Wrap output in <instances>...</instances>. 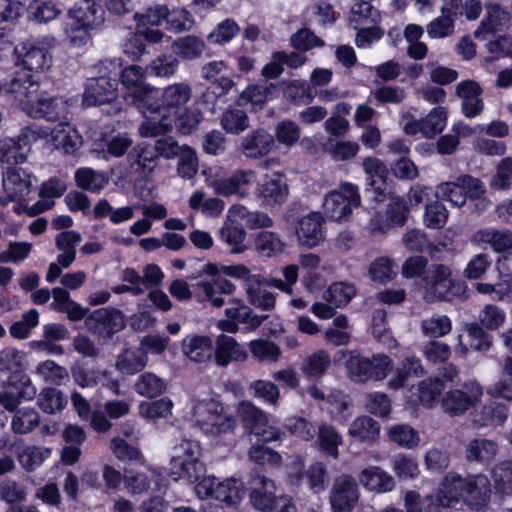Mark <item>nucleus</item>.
<instances>
[{
	"instance_id": "f257e3e1",
	"label": "nucleus",
	"mask_w": 512,
	"mask_h": 512,
	"mask_svg": "<svg viewBox=\"0 0 512 512\" xmlns=\"http://www.w3.org/2000/svg\"><path fill=\"white\" fill-rule=\"evenodd\" d=\"M490 492V481L483 474L462 478L455 473H448L438 491L426 497V512H442L443 509L458 504L461 499L471 506L483 505Z\"/></svg>"
},
{
	"instance_id": "f03ea898",
	"label": "nucleus",
	"mask_w": 512,
	"mask_h": 512,
	"mask_svg": "<svg viewBox=\"0 0 512 512\" xmlns=\"http://www.w3.org/2000/svg\"><path fill=\"white\" fill-rule=\"evenodd\" d=\"M192 97V88L188 83L178 82L166 86L161 94V103L149 100L140 106L145 121L138 127L141 137L153 138L172 129L171 113H178Z\"/></svg>"
},
{
	"instance_id": "7ed1b4c3",
	"label": "nucleus",
	"mask_w": 512,
	"mask_h": 512,
	"mask_svg": "<svg viewBox=\"0 0 512 512\" xmlns=\"http://www.w3.org/2000/svg\"><path fill=\"white\" fill-rule=\"evenodd\" d=\"M201 274L216 276L224 274L244 282L243 288L248 303L262 311H272L276 306L275 295L264 289L265 278L260 274H252L251 270L244 264L219 265L207 263L203 266Z\"/></svg>"
},
{
	"instance_id": "20e7f679",
	"label": "nucleus",
	"mask_w": 512,
	"mask_h": 512,
	"mask_svg": "<svg viewBox=\"0 0 512 512\" xmlns=\"http://www.w3.org/2000/svg\"><path fill=\"white\" fill-rule=\"evenodd\" d=\"M190 410L194 425L206 435L215 437L228 434L236 427L235 418L212 397L193 396Z\"/></svg>"
},
{
	"instance_id": "39448f33",
	"label": "nucleus",
	"mask_w": 512,
	"mask_h": 512,
	"mask_svg": "<svg viewBox=\"0 0 512 512\" xmlns=\"http://www.w3.org/2000/svg\"><path fill=\"white\" fill-rule=\"evenodd\" d=\"M122 66L119 58L105 59L97 65L98 77L87 81L82 97L86 107L109 103L116 99L118 94L117 79Z\"/></svg>"
},
{
	"instance_id": "423d86ee",
	"label": "nucleus",
	"mask_w": 512,
	"mask_h": 512,
	"mask_svg": "<svg viewBox=\"0 0 512 512\" xmlns=\"http://www.w3.org/2000/svg\"><path fill=\"white\" fill-rule=\"evenodd\" d=\"M422 289L423 299L433 303L451 300L462 292L464 285L453 278L450 267L433 263L422 277Z\"/></svg>"
},
{
	"instance_id": "0eeeda50",
	"label": "nucleus",
	"mask_w": 512,
	"mask_h": 512,
	"mask_svg": "<svg viewBox=\"0 0 512 512\" xmlns=\"http://www.w3.org/2000/svg\"><path fill=\"white\" fill-rule=\"evenodd\" d=\"M200 455V445L196 441L182 440L176 445L170 461V475L173 479L189 483L197 481L205 471Z\"/></svg>"
},
{
	"instance_id": "6e6552de",
	"label": "nucleus",
	"mask_w": 512,
	"mask_h": 512,
	"mask_svg": "<svg viewBox=\"0 0 512 512\" xmlns=\"http://www.w3.org/2000/svg\"><path fill=\"white\" fill-rule=\"evenodd\" d=\"M54 46L55 39L51 36L27 40L14 48V62L29 71L44 72L52 65L51 50Z\"/></svg>"
},
{
	"instance_id": "1a4fd4ad",
	"label": "nucleus",
	"mask_w": 512,
	"mask_h": 512,
	"mask_svg": "<svg viewBox=\"0 0 512 512\" xmlns=\"http://www.w3.org/2000/svg\"><path fill=\"white\" fill-rule=\"evenodd\" d=\"M275 482L265 476L252 480L249 500L252 506L262 512H296V506L290 496H276Z\"/></svg>"
},
{
	"instance_id": "9d476101",
	"label": "nucleus",
	"mask_w": 512,
	"mask_h": 512,
	"mask_svg": "<svg viewBox=\"0 0 512 512\" xmlns=\"http://www.w3.org/2000/svg\"><path fill=\"white\" fill-rule=\"evenodd\" d=\"M360 203L358 186L350 182H343L337 189L325 195L322 208L328 219L343 221L349 218Z\"/></svg>"
},
{
	"instance_id": "9b49d317",
	"label": "nucleus",
	"mask_w": 512,
	"mask_h": 512,
	"mask_svg": "<svg viewBox=\"0 0 512 512\" xmlns=\"http://www.w3.org/2000/svg\"><path fill=\"white\" fill-rule=\"evenodd\" d=\"M195 492L200 499L213 498L227 506L239 504L245 495L242 482L234 478L221 481L214 476L203 478L195 486Z\"/></svg>"
},
{
	"instance_id": "f8f14e48",
	"label": "nucleus",
	"mask_w": 512,
	"mask_h": 512,
	"mask_svg": "<svg viewBox=\"0 0 512 512\" xmlns=\"http://www.w3.org/2000/svg\"><path fill=\"white\" fill-rule=\"evenodd\" d=\"M360 497V491L355 478L342 474L333 480L329 492V502L332 512H352Z\"/></svg>"
},
{
	"instance_id": "ddd939ff",
	"label": "nucleus",
	"mask_w": 512,
	"mask_h": 512,
	"mask_svg": "<svg viewBox=\"0 0 512 512\" xmlns=\"http://www.w3.org/2000/svg\"><path fill=\"white\" fill-rule=\"evenodd\" d=\"M4 191L12 201H23L31 193L37 179L35 175L24 168L8 167L2 173Z\"/></svg>"
},
{
	"instance_id": "4468645a",
	"label": "nucleus",
	"mask_w": 512,
	"mask_h": 512,
	"mask_svg": "<svg viewBox=\"0 0 512 512\" xmlns=\"http://www.w3.org/2000/svg\"><path fill=\"white\" fill-rule=\"evenodd\" d=\"M145 73L146 69L138 65H130L119 72L121 83L127 90V98L139 110L140 106L148 104L150 99L147 97L152 91V87L145 83Z\"/></svg>"
},
{
	"instance_id": "2eb2a0df",
	"label": "nucleus",
	"mask_w": 512,
	"mask_h": 512,
	"mask_svg": "<svg viewBox=\"0 0 512 512\" xmlns=\"http://www.w3.org/2000/svg\"><path fill=\"white\" fill-rule=\"evenodd\" d=\"M154 154L155 151L149 144L141 143L134 146L126 158L125 177L139 180L150 175L158 164Z\"/></svg>"
},
{
	"instance_id": "dca6fc26",
	"label": "nucleus",
	"mask_w": 512,
	"mask_h": 512,
	"mask_svg": "<svg viewBox=\"0 0 512 512\" xmlns=\"http://www.w3.org/2000/svg\"><path fill=\"white\" fill-rule=\"evenodd\" d=\"M467 392L456 389L449 391L442 399V408L450 415H460L473 406L483 395L482 387L477 382H469L464 386Z\"/></svg>"
},
{
	"instance_id": "f3484780",
	"label": "nucleus",
	"mask_w": 512,
	"mask_h": 512,
	"mask_svg": "<svg viewBox=\"0 0 512 512\" xmlns=\"http://www.w3.org/2000/svg\"><path fill=\"white\" fill-rule=\"evenodd\" d=\"M482 93V87L475 80H463L456 85L455 94L461 100V111L465 117L475 118L483 112Z\"/></svg>"
},
{
	"instance_id": "a211bd4d",
	"label": "nucleus",
	"mask_w": 512,
	"mask_h": 512,
	"mask_svg": "<svg viewBox=\"0 0 512 512\" xmlns=\"http://www.w3.org/2000/svg\"><path fill=\"white\" fill-rule=\"evenodd\" d=\"M275 145L274 136L263 128L252 130L240 142L239 150L248 159L258 160L267 156Z\"/></svg>"
},
{
	"instance_id": "6ab92c4d",
	"label": "nucleus",
	"mask_w": 512,
	"mask_h": 512,
	"mask_svg": "<svg viewBox=\"0 0 512 512\" xmlns=\"http://www.w3.org/2000/svg\"><path fill=\"white\" fill-rule=\"evenodd\" d=\"M324 218L320 212H311L301 217L296 226L299 243L308 248H314L324 241Z\"/></svg>"
},
{
	"instance_id": "aec40b11",
	"label": "nucleus",
	"mask_w": 512,
	"mask_h": 512,
	"mask_svg": "<svg viewBox=\"0 0 512 512\" xmlns=\"http://www.w3.org/2000/svg\"><path fill=\"white\" fill-rule=\"evenodd\" d=\"M8 92L14 95L16 101L19 102L22 110L27 114L29 108L32 107L36 99L39 98V83L33 77L26 73H17L8 85Z\"/></svg>"
},
{
	"instance_id": "412c9836",
	"label": "nucleus",
	"mask_w": 512,
	"mask_h": 512,
	"mask_svg": "<svg viewBox=\"0 0 512 512\" xmlns=\"http://www.w3.org/2000/svg\"><path fill=\"white\" fill-rule=\"evenodd\" d=\"M219 276L220 274L212 276L213 279L210 281H199L195 286L199 299L215 308L224 306L225 300L222 294L232 295L236 291V286L230 280Z\"/></svg>"
},
{
	"instance_id": "4be33fe9",
	"label": "nucleus",
	"mask_w": 512,
	"mask_h": 512,
	"mask_svg": "<svg viewBox=\"0 0 512 512\" xmlns=\"http://www.w3.org/2000/svg\"><path fill=\"white\" fill-rule=\"evenodd\" d=\"M123 483L128 493L144 494L160 489L161 474L155 469H149L147 472L129 469L124 472Z\"/></svg>"
},
{
	"instance_id": "5701e85b",
	"label": "nucleus",
	"mask_w": 512,
	"mask_h": 512,
	"mask_svg": "<svg viewBox=\"0 0 512 512\" xmlns=\"http://www.w3.org/2000/svg\"><path fill=\"white\" fill-rule=\"evenodd\" d=\"M69 114L68 103L62 98H47L41 93L27 115L33 118H45L47 121L66 120Z\"/></svg>"
},
{
	"instance_id": "b1692460",
	"label": "nucleus",
	"mask_w": 512,
	"mask_h": 512,
	"mask_svg": "<svg viewBox=\"0 0 512 512\" xmlns=\"http://www.w3.org/2000/svg\"><path fill=\"white\" fill-rule=\"evenodd\" d=\"M215 361L219 366H227L231 362H244L248 359V352L243 345L232 336L221 334L217 337L214 349Z\"/></svg>"
},
{
	"instance_id": "393cba45",
	"label": "nucleus",
	"mask_w": 512,
	"mask_h": 512,
	"mask_svg": "<svg viewBox=\"0 0 512 512\" xmlns=\"http://www.w3.org/2000/svg\"><path fill=\"white\" fill-rule=\"evenodd\" d=\"M287 192L285 178L279 173L265 175L257 188L258 197L267 205L282 203Z\"/></svg>"
},
{
	"instance_id": "a878e982",
	"label": "nucleus",
	"mask_w": 512,
	"mask_h": 512,
	"mask_svg": "<svg viewBox=\"0 0 512 512\" xmlns=\"http://www.w3.org/2000/svg\"><path fill=\"white\" fill-rule=\"evenodd\" d=\"M181 350L186 358L195 363H204L211 359L214 351L210 337L196 334L183 338Z\"/></svg>"
},
{
	"instance_id": "bb28decb",
	"label": "nucleus",
	"mask_w": 512,
	"mask_h": 512,
	"mask_svg": "<svg viewBox=\"0 0 512 512\" xmlns=\"http://www.w3.org/2000/svg\"><path fill=\"white\" fill-rule=\"evenodd\" d=\"M360 484L368 491L374 493H387L394 489V478L378 466H370L359 473Z\"/></svg>"
},
{
	"instance_id": "cd10ccee",
	"label": "nucleus",
	"mask_w": 512,
	"mask_h": 512,
	"mask_svg": "<svg viewBox=\"0 0 512 512\" xmlns=\"http://www.w3.org/2000/svg\"><path fill=\"white\" fill-rule=\"evenodd\" d=\"M51 139L55 148L65 153H73L82 145L81 135L67 119L58 121L51 130Z\"/></svg>"
},
{
	"instance_id": "c85d7f7f",
	"label": "nucleus",
	"mask_w": 512,
	"mask_h": 512,
	"mask_svg": "<svg viewBox=\"0 0 512 512\" xmlns=\"http://www.w3.org/2000/svg\"><path fill=\"white\" fill-rule=\"evenodd\" d=\"M29 147L22 136L0 140V165H19L27 161Z\"/></svg>"
},
{
	"instance_id": "c756f323",
	"label": "nucleus",
	"mask_w": 512,
	"mask_h": 512,
	"mask_svg": "<svg viewBox=\"0 0 512 512\" xmlns=\"http://www.w3.org/2000/svg\"><path fill=\"white\" fill-rule=\"evenodd\" d=\"M471 242L479 247L489 245L495 252L512 248V232L506 229L484 228L476 231Z\"/></svg>"
},
{
	"instance_id": "7c9ffc66",
	"label": "nucleus",
	"mask_w": 512,
	"mask_h": 512,
	"mask_svg": "<svg viewBox=\"0 0 512 512\" xmlns=\"http://www.w3.org/2000/svg\"><path fill=\"white\" fill-rule=\"evenodd\" d=\"M69 16L76 24L86 29H95L104 21L101 7L91 0H83L69 11Z\"/></svg>"
},
{
	"instance_id": "2f4dec72",
	"label": "nucleus",
	"mask_w": 512,
	"mask_h": 512,
	"mask_svg": "<svg viewBox=\"0 0 512 512\" xmlns=\"http://www.w3.org/2000/svg\"><path fill=\"white\" fill-rule=\"evenodd\" d=\"M52 454L49 447L42 445H26L17 452V460L23 470L30 473L43 465Z\"/></svg>"
},
{
	"instance_id": "473e14b6",
	"label": "nucleus",
	"mask_w": 512,
	"mask_h": 512,
	"mask_svg": "<svg viewBox=\"0 0 512 512\" xmlns=\"http://www.w3.org/2000/svg\"><path fill=\"white\" fill-rule=\"evenodd\" d=\"M147 362L148 356L145 348H126L118 355L116 368L122 373L133 375L141 371Z\"/></svg>"
},
{
	"instance_id": "72a5a7b5",
	"label": "nucleus",
	"mask_w": 512,
	"mask_h": 512,
	"mask_svg": "<svg viewBox=\"0 0 512 512\" xmlns=\"http://www.w3.org/2000/svg\"><path fill=\"white\" fill-rule=\"evenodd\" d=\"M236 412L244 426L252 434H256L261 427L266 425V422H269L267 413L250 401L240 402L237 405Z\"/></svg>"
},
{
	"instance_id": "f704fd0d",
	"label": "nucleus",
	"mask_w": 512,
	"mask_h": 512,
	"mask_svg": "<svg viewBox=\"0 0 512 512\" xmlns=\"http://www.w3.org/2000/svg\"><path fill=\"white\" fill-rule=\"evenodd\" d=\"M426 373L421 360L415 356L406 357L396 369L395 375L388 382L392 389L403 387L410 377H422Z\"/></svg>"
},
{
	"instance_id": "c9c22d12",
	"label": "nucleus",
	"mask_w": 512,
	"mask_h": 512,
	"mask_svg": "<svg viewBox=\"0 0 512 512\" xmlns=\"http://www.w3.org/2000/svg\"><path fill=\"white\" fill-rule=\"evenodd\" d=\"M173 401L163 397L156 401H141L138 405V414L147 421L156 422L159 419H167L173 414Z\"/></svg>"
},
{
	"instance_id": "e433bc0d",
	"label": "nucleus",
	"mask_w": 512,
	"mask_h": 512,
	"mask_svg": "<svg viewBox=\"0 0 512 512\" xmlns=\"http://www.w3.org/2000/svg\"><path fill=\"white\" fill-rule=\"evenodd\" d=\"M134 389L141 397L153 399L166 391L167 383L163 378L152 372H144L137 377Z\"/></svg>"
},
{
	"instance_id": "4c0bfd02",
	"label": "nucleus",
	"mask_w": 512,
	"mask_h": 512,
	"mask_svg": "<svg viewBox=\"0 0 512 512\" xmlns=\"http://www.w3.org/2000/svg\"><path fill=\"white\" fill-rule=\"evenodd\" d=\"M254 247L259 255L270 258L284 250L285 242L278 233L263 230L255 235Z\"/></svg>"
},
{
	"instance_id": "58836bf2",
	"label": "nucleus",
	"mask_w": 512,
	"mask_h": 512,
	"mask_svg": "<svg viewBox=\"0 0 512 512\" xmlns=\"http://www.w3.org/2000/svg\"><path fill=\"white\" fill-rule=\"evenodd\" d=\"M171 47L178 57L185 60L200 58L207 48L204 40L194 35L177 38Z\"/></svg>"
},
{
	"instance_id": "ea45409f",
	"label": "nucleus",
	"mask_w": 512,
	"mask_h": 512,
	"mask_svg": "<svg viewBox=\"0 0 512 512\" xmlns=\"http://www.w3.org/2000/svg\"><path fill=\"white\" fill-rule=\"evenodd\" d=\"M76 185L84 190L98 193L109 183L108 176L101 171L89 167L79 168L75 171Z\"/></svg>"
},
{
	"instance_id": "a19ab883",
	"label": "nucleus",
	"mask_w": 512,
	"mask_h": 512,
	"mask_svg": "<svg viewBox=\"0 0 512 512\" xmlns=\"http://www.w3.org/2000/svg\"><path fill=\"white\" fill-rule=\"evenodd\" d=\"M317 434L319 450L337 459L339 457V446L343 443L342 435L333 426L327 423L319 425Z\"/></svg>"
},
{
	"instance_id": "79ce46f5",
	"label": "nucleus",
	"mask_w": 512,
	"mask_h": 512,
	"mask_svg": "<svg viewBox=\"0 0 512 512\" xmlns=\"http://www.w3.org/2000/svg\"><path fill=\"white\" fill-rule=\"evenodd\" d=\"M348 435L362 442H374L379 438L380 425L369 416H361L352 421Z\"/></svg>"
},
{
	"instance_id": "37998d69",
	"label": "nucleus",
	"mask_w": 512,
	"mask_h": 512,
	"mask_svg": "<svg viewBox=\"0 0 512 512\" xmlns=\"http://www.w3.org/2000/svg\"><path fill=\"white\" fill-rule=\"evenodd\" d=\"M227 217H235L245 222L249 229L270 228L273 220L264 212L249 211L243 205H232L228 210Z\"/></svg>"
},
{
	"instance_id": "c03bdc74",
	"label": "nucleus",
	"mask_w": 512,
	"mask_h": 512,
	"mask_svg": "<svg viewBox=\"0 0 512 512\" xmlns=\"http://www.w3.org/2000/svg\"><path fill=\"white\" fill-rule=\"evenodd\" d=\"M330 366V355L324 350H318L304 358L300 369L307 378L318 379L327 372Z\"/></svg>"
},
{
	"instance_id": "a18cd8bd",
	"label": "nucleus",
	"mask_w": 512,
	"mask_h": 512,
	"mask_svg": "<svg viewBox=\"0 0 512 512\" xmlns=\"http://www.w3.org/2000/svg\"><path fill=\"white\" fill-rule=\"evenodd\" d=\"M40 425V414L31 407L18 409L11 420V430L18 435H26Z\"/></svg>"
},
{
	"instance_id": "49530a36",
	"label": "nucleus",
	"mask_w": 512,
	"mask_h": 512,
	"mask_svg": "<svg viewBox=\"0 0 512 512\" xmlns=\"http://www.w3.org/2000/svg\"><path fill=\"white\" fill-rule=\"evenodd\" d=\"M91 319L101 325V331L113 334L125 327V318L121 311L114 308H101L91 316Z\"/></svg>"
},
{
	"instance_id": "de8ad7c7",
	"label": "nucleus",
	"mask_w": 512,
	"mask_h": 512,
	"mask_svg": "<svg viewBox=\"0 0 512 512\" xmlns=\"http://www.w3.org/2000/svg\"><path fill=\"white\" fill-rule=\"evenodd\" d=\"M351 331L348 318L345 315H339L333 319L331 327L324 331L323 337L329 344L343 346L350 342Z\"/></svg>"
},
{
	"instance_id": "09e8293b",
	"label": "nucleus",
	"mask_w": 512,
	"mask_h": 512,
	"mask_svg": "<svg viewBox=\"0 0 512 512\" xmlns=\"http://www.w3.org/2000/svg\"><path fill=\"white\" fill-rule=\"evenodd\" d=\"M230 218L228 217L220 228V239L231 247L232 253L240 254L246 250L244 244L246 232L241 226L235 225Z\"/></svg>"
},
{
	"instance_id": "8fccbe9b",
	"label": "nucleus",
	"mask_w": 512,
	"mask_h": 512,
	"mask_svg": "<svg viewBox=\"0 0 512 512\" xmlns=\"http://www.w3.org/2000/svg\"><path fill=\"white\" fill-rule=\"evenodd\" d=\"M380 18L379 12L368 1H356L352 6L348 23L353 29L376 23Z\"/></svg>"
},
{
	"instance_id": "3c124183",
	"label": "nucleus",
	"mask_w": 512,
	"mask_h": 512,
	"mask_svg": "<svg viewBox=\"0 0 512 512\" xmlns=\"http://www.w3.org/2000/svg\"><path fill=\"white\" fill-rule=\"evenodd\" d=\"M189 206L193 210H200L207 217H219L225 208V202L216 197L205 198L203 191H195L189 198Z\"/></svg>"
},
{
	"instance_id": "603ef678",
	"label": "nucleus",
	"mask_w": 512,
	"mask_h": 512,
	"mask_svg": "<svg viewBox=\"0 0 512 512\" xmlns=\"http://www.w3.org/2000/svg\"><path fill=\"white\" fill-rule=\"evenodd\" d=\"M445 386L440 377L428 378L414 387L418 402L425 407H432Z\"/></svg>"
},
{
	"instance_id": "864d4df0",
	"label": "nucleus",
	"mask_w": 512,
	"mask_h": 512,
	"mask_svg": "<svg viewBox=\"0 0 512 512\" xmlns=\"http://www.w3.org/2000/svg\"><path fill=\"white\" fill-rule=\"evenodd\" d=\"M37 404L44 413L55 414L65 408L67 399L60 390L45 387L38 395Z\"/></svg>"
},
{
	"instance_id": "5fc2aeb1",
	"label": "nucleus",
	"mask_w": 512,
	"mask_h": 512,
	"mask_svg": "<svg viewBox=\"0 0 512 512\" xmlns=\"http://www.w3.org/2000/svg\"><path fill=\"white\" fill-rule=\"evenodd\" d=\"M34 374L44 382L55 385L62 384L69 377L68 370L64 366L50 359L39 362L34 369Z\"/></svg>"
},
{
	"instance_id": "6e6d98bb",
	"label": "nucleus",
	"mask_w": 512,
	"mask_h": 512,
	"mask_svg": "<svg viewBox=\"0 0 512 512\" xmlns=\"http://www.w3.org/2000/svg\"><path fill=\"white\" fill-rule=\"evenodd\" d=\"M434 194L437 199L448 201L453 206L463 207L465 205V196L460 176L455 181H446L438 184Z\"/></svg>"
},
{
	"instance_id": "4d7b16f0",
	"label": "nucleus",
	"mask_w": 512,
	"mask_h": 512,
	"mask_svg": "<svg viewBox=\"0 0 512 512\" xmlns=\"http://www.w3.org/2000/svg\"><path fill=\"white\" fill-rule=\"evenodd\" d=\"M420 329L426 337L439 338L451 332L452 322L447 315L433 314L421 321Z\"/></svg>"
},
{
	"instance_id": "13d9d810",
	"label": "nucleus",
	"mask_w": 512,
	"mask_h": 512,
	"mask_svg": "<svg viewBox=\"0 0 512 512\" xmlns=\"http://www.w3.org/2000/svg\"><path fill=\"white\" fill-rule=\"evenodd\" d=\"M490 474L497 492L512 495V460L497 463Z\"/></svg>"
},
{
	"instance_id": "bf43d9fd",
	"label": "nucleus",
	"mask_w": 512,
	"mask_h": 512,
	"mask_svg": "<svg viewBox=\"0 0 512 512\" xmlns=\"http://www.w3.org/2000/svg\"><path fill=\"white\" fill-rule=\"evenodd\" d=\"M248 347L252 356L259 362L275 363L281 357V350L274 342L256 339L249 342Z\"/></svg>"
},
{
	"instance_id": "052dcab7",
	"label": "nucleus",
	"mask_w": 512,
	"mask_h": 512,
	"mask_svg": "<svg viewBox=\"0 0 512 512\" xmlns=\"http://www.w3.org/2000/svg\"><path fill=\"white\" fill-rule=\"evenodd\" d=\"M25 353L14 347H5L0 350V372L3 374H17L25 367Z\"/></svg>"
},
{
	"instance_id": "680f3d73",
	"label": "nucleus",
	"mask_w": 512,
	"mask_h": 512,
	"mask_svg": "<svg viewBox=\"0 0 512 512\" xmlns=\"http://www.w3.org/2000/svg\"><path fill=\"white\" fill-rule=\"evenodd\" d=\"M179 60L171 54L155 57L146 67V72L160 78L172 77L178 70Z\"/></svg>"
},
{
	"instance_id": "e2e57ef3",
	"label": "nucleus",
	"mask_w": 512,
	"mask_h": 512,
	"mask_svg": "<svg viewBox=\"0 0 512 512\" xmlns=\"http://www.w3.org/2000/svg\"><path fill=\"white\" fill-rule=\"evenodd\" d=\"M284 428L292 436L305 442L315 438L316 429L313 423L301 416H289L285 419Z\"/></svg>"
},
{
	"instance_id": "0e129e2a",
	"label": "nucleus",
	"mask_w": 512,
	"mask_h": 512,
	"mask_svg": "<svg viewBox=\"0 0 512 512\" xmlns=\"http://www.w3.org/2000/svg\"><path fill=\"white\" fill-rule=\"evenodd\" d=\"M356 293L353 285L347 283H334L323 293V300L331 303L336 308H341L348 304Z\"/></svg>"
},
{
	"instance_id": "69168bd1",
	"label": "nucleus",
	"mask_w": 512,
	"mask_h": 512,
	"mask_svg": "<svg viewBox=\"0 0 512 512\" xmlns=\"http://www.w3.org/2000/svg\"><path fill=\"white\" fill-rule=\"evenodd\" d=\"M389 439L401 447L411 449L419 445L420 437L416 430L407 424H396L387 431Z\"/></svg>"
},
{
	"instance_id": "338daca9",
	"label": "nucleus",
	"mask_w": 512,
	"mask_h": 512,
	"mask_svg": "<svg viewBox=\"0 0 512 512\" xmlns=\"http://www.w3.org/2000/svg\"><path fill=\"white\" fill-rule=\"evenodd\" d=\"M508 417V408L503 404L484 406L479 416L474 419L478 427L502 425Z\"/></svg>"
},
{
	"instance_id": "774afa93",
	"label": "nucleus",
	"mask_w": 512,
	"mask_h": 512,
	"mask_svg": "<svg viewBox=\"0 0 512 512\" xmlns=\"http://www.w3.org/2000/svg\"><path fill=\"white\" fill-rule=\"evenodd\" d=\"M221 125L226 132L238 135L249 127V118L244 110L231 108L222 114Z\"/></svg>"
}]
</instances>
